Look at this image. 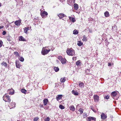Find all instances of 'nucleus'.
I'll return each mask as SVG.
<instances>
[{
    "mask_svg": "<svg viewBox=\"0 0 121 121\" xmlns=\"http://www.w3.org/2000/svg\"><path fill=\"white\" fill-rule=\"evenodd\" d=\"M66 52L68 55L70 56H73L75 53L74 50L72 48H68Z\"/></svg>",
    "mask_w": 121,
    "mask_h": 121,
    "instance_id": "f257e3e1",
    "label": "nucleus"
},
{
    "mask_svg": "<svg viewBox=\"0 0 121 121\" xmlns=\"http://www.w3.org/2000/svg\"><path fill=\"white\" fill-rule=\"evenodd\" d=\"M3 100L5 102L10 103L11 100L10 97L8 95L6 94L4 95L3 97Z\"/></svg>",
    "mask_w": 121,
    "mask_h": 121,
    "instance_id": "f03ea898",
    "label": "nucleus"
},
{
    "mask_svg": "<svg viewBox=\"0 0 121 121\" xmlns=\"http://www.w3.org/2000/svg\"><path fill=\"white\" fill-rule=\"evenodd\" d=\"M46 47H45L43 48L41 51V53L42 55H44L46 54L51 51L50 49L48 50L46 49Z\"/></svg>",
    "mask_w": 121,
    "mask_h": 121,
    "instance_id": "7ed1b4c3",
    "label": "nucleus"
},
{
    "mask_svg": "<svg viewBox=\"0 0 121 121\" xmlns=\"http://www.w3.org/2000/svg\"><path fill=\"white\" fill-rule=\"evenodd\" d=\"M94 99L95 102H97L99 100V96L96 95H95L94 96Z\"/></svg>",
    "mask_w": 121,
    "mask_h": 121,
    "instance_id": "20e7f679",
    "label": "nucleus"
},
{
    "mask_svg": "<svg viewBox=\"0 0 121 121\" xmlns=\"http://www.w3.org/2000/svg\"><path fill=\"white\" fill-rule=\"evenodd\" d=\"M58 16L59 17L60 19H61L65 17L66 16L65 15L62 13L59 14H58Z\"/></svg>",
    "mask_w": 121,
    "mask_h": 121,
    "instance_id": "39448f33",
    "label": "nucleus"
},
{
    "mask_svg": "<svg viewBox=\"0 0 121 121\" xmlns=\"http://www.w3.org/2000/svg\"><path fill=\"white\" fill-rule=\"evenodd\" d=\"M41 16L43 18L45 16L48 15V13L46 11H43L41 13Z\"/></svg>",
    "mask_w": 121,
    "mask_h": 121,
    "instance_id": "423d86ee",
    "label": "nucleus"
},
{
    "mask_svg": "<svg viewBox=\"0 0 121 121\" xmlns=\"http://www.w3.org/2000/svg\"><path fill=\"white\" fill-rule=\"evenodd\" d=\"M21 21L18 20L16 21L15 22V24L17 26H19L20 25V23H21Z\"/></svg>",
    "mask_w": 121,
    "mask_h": 121,
    "instance_id": "0eeeda50",
    "label": "nucleus"
},
{
    "mask_svg": "<svg viewBox=\"0 0 121 121\" xmlns=\"http://www.w3.org/2000/svg\"><path fill=\"white\" fill-rule=\"evenodd\" d=\"M9 107L10 109L14 108L15 107V103L14 102H11Z\"/></svg>",
    "mask_w": 121,
    "mask_h": 121,
    "instance_id": "6e6552de",
    "label": "nucleus"
},
{
    "mask_svg": "<svg viewBox=\"0 0 121 121\" xmlns=\"http://www.w3.org/2000/svg\"><path fill=\"white\" fill-rule=\"evenodd\" d=\"M84 83L82 82H81L78 84L79 86L81 88H83L84 87Z\"/></svg>",
    "mask_w": 121,
    "mask_h": 121,
    "instance_id": "1a4fd4ad",
    "label": "nucleus"
},
{
    "mask_svg": "<svg viewBox=\"0 0 121 121\" xmlns=\"http://www.w3.org/2000/svg\"><path fill=\"white\" fill-rule=\"evenodd\" d=\"M72 93L74 95H77L79 94L78 93L77 91L74 90H73L72 91Z\"/></svg>",
    "mask_w": 121,
    "mask_h": 121,
    "instance_id": "9d476101",
    "label": "nucleus"
},
{
    "mask_svg": "<svg viewBox=\"0 0 121 121\" xmlns=\"http://www.w3.org/2000/svg\"><path fill=\"white\" fill-rule=\"evenodd\" d=\"M107 117L106 115L103 113H102L101 115V118L102 119H104Z\"/></svg>",
    "mask_w": 121,
    "mask_h": 121,
    "instance_id": "9b49d317",
    "label": "nucleus"
},
{
    "mask_svg": "<svg viewBox=\"0 0 121 121\" xmlns=\"http://www.w3.org/2000/svg\"><path fill=\"white\" fill-rule=\"evenodd\" d=\"M62 97V95H58L56 97V99L57 101L61 99Z\"/></svg>",
    "mask_w": 121,
    "mask_h": 121,
    "instance_id": "f8f14e48",
    "label": "nucleus"
},
{
    "mask_svg": "<svg viewBox=\"0 0 121 121\" xmlns=\"http://www.w3.org/2000/svg\"><path fill=\"white\" fill-rule=\"evenodd\" d=\"M66 60L65 58H63L60 61L61 63L62 64H64L66 63Z\"/></svg>",
    "mask_w": 121,
    "mask_h": 121,
    "instance_id": "ddd939ff",
    "label": "nucleus"
},
{
    "mask_svg": "<svg viewBox=\"0 0 121 121\" xmlns=\"http://www.w3.org/2000/svg\"><path fill=\"white\" fill-rule=\"evenodd\" d=\"M117 94V92L114 91L112 92L111 94V95L112 96L114 97L116 96Z\"/></svg>",
    "mask_w": 121,
    "mask_h": 121,
    "instance_id": "4468645a",
    "label": "nucleus"
},
{
    "mask_svg": "<svg viewBox=\"0 0 121 121\" xmlns=\"http://www.w3.org/2000/svg\"><path fill=\"white\" fill-rule=\"evenodd\" d=\"M73 0H68L67 1V3L70 5L72 4L73 3Z\"/></svg>",
    "mask_w": 121,
    "mask_h": 121,
    "instance_id": "2eb2a0df",
    "label": "nucleus"
},
{
    "mask_svg": "<svg viewBox=\"0 0 121 121\" xmlns=\"http://www.w3.org/2000/svg\"><path fill=\"white\" fill-rule=\"evenodd\" d=\"M43 104L44 106L47 105V102H48V100L47 99H45L43 100Z\"/></svg>",
    "mask_w": 121,
    "mask_h": 121,
    "instance_id": "dca6fc26",
    "label": "nucleus"
},
{
    "mask_svg": "<svg viewBox=\"0 0 121 121\" xmlns=\"http://www.w3.org/2000/svg\"><path fill=\"white\" fill-rule=\"evenodd\" d=\"M69 108L70 110L73 111H74L75 108L73 105L69 107Z\"/></svg>",
    "mask_w": 121,
    "mask_h": 121,
    "instance_id": "f3484780",
    "label": "nucleus"
},
{
    "mask_svg": "<svg viewBox=\"0 0 121 121\" xmlns=\"http://www.w3.org/2000/svg\"><path fill=\"white\" fill-rule=\"evenodd\" d=\"M74 9L76 10L78 9V5L76 4H74Z\"/></svg>",
    "mask_w": 121,
    "mask_h": 121,
    "instance_id": "a211bd4d",
    "label": "nucleus"
},
{
    "mask_svg": "<svg viewBox=\"0 0 121 121\" xmlns=\"http://www.w3.org/2000/svg\"><path fill=\"white\" fill-rule=\"evenodd\" d=\"M104 15L106 17H108L109 16V13L107 11H106L104 13Z\"/></svg>",
    "mask_w": 121,
    "mask_h": 121,
    "instance_id": "6ab92c4d",
    "label": "nucleus"
},
{
    "mask_svg": "<svg viewBox=\"0 0 121 121\" xmlns=\"http://www.w3.org/2000/svg\"><path fill=\"white\" fill-rule=\"evenodd\" d=\"M83 44L82 42L80 41H78L77 42V45L79 46H81Z\"/></svg>",
    "mask_w": 121,
    "mask_h": 121,
    "instance_id": "aec40b11",
    "label": "nucleus"
},
{
    "mask_svg": "<svg viewBox=\"0 0 121 121\" xmlns=\"http://www.w3.org/2000/svg\"><path fill=\"white\" fill-rule=\"evenodd\" d=\"M16 67L18 68H19L20 67L21 65L18 62H17L16 61Z\"/></svg>",
    "mask_w": 121,
    "mask_h": 121,
    "instance_id": "412c9836",
    "label": "nucleus"
},
{
    "mask_svg": "<svg viewBox=\"0 0 121 121\" xmlns=\"http://www.w3.org/2000/svg\"><path fill=\"white\" fill-rule=\"evenodd\" d=\"M19 40L20 41H24L25 40L22 36H21L19 37Z\"/></svg>",
    "mask_w": 121,
    "mask_h": 121,
    "instance_id": "4be33fe9",
    "label": "nucleus"
},
{
    "mask_svg": "<svg viewBox=\"0 0 121 121\" xmlns=\"http://www.w3.org/2000/svg\"><path fill=\"white\" fill-rule=\"evenodd\" d=\"M69 19L71 21L73 22H74L75 21V18L73 17H69Z\"/></svg>",
    "mask_w": 121,
    "mask_h": 121,
    "instance_id": "5701e85b",
    "label": "nucleus"
},
{
    "mask_svg": "<svg viewBox=\"0 0 121 121\" xmlns=\"http://www.w3.org/2000/svg\"><path fill=\"white\" fill-rule=\"evenodd\" d=\"M54 69L56 72H57L59 70V69L58 67H54Z\"/></svg>",
    "mask_w": 121,
    "mask_h": 121,
    "instance_id": "b1692460",
    "label": "nucleus"
},
{
    "mask_svg": "<svg viewBox=\"0 0 121 121\" xmlns=\"http://www.w3.org/2000/svg\"><path fill=\"white\" fill-rule=\"evenodd\" d=\"M83 41H86L87 40V39L85 35H84L83 37V39H82Z\"/></svg>",
    "mask_w": 121,
    "mask_h": 121,
    "instance_id": "393cba45",
    "label": "nucleus"
},
{
    "mask_svg": "<svg viewBox=\"0 0 121 121\" xmlns=\"http://www.w3.org/2000/svg\"><path fill=\"white\" fill-rule=\"evenodd\" d=\"M21 91L22 93L24 94H25L27 91H26L24 89H22Z\"/></svg>",
    "mask_w": 121,
    "mask_h": 121,
    "instance_id": "a878e982",
    "label": "nucleus"
},
{
    "mask_svg": "<svg viewBox=\"0 0 121 121\" xmlns=\"http://www.w3.org/2000/svg\"><path fill=\"white\" fill-rule=\"evenodd\" d=\"M1 65H4L6 67H7V63L5 62H3L2 63H1Z\"/></svg>",
    "mask_w": 121,
    "mask_h": 121,
    "instance_id": "bb28decb",
    "label": "nucleus"
},
{
    "mask_svg": "<svg viewBox=\"0 0 121 121\" xmlns=\"http://www.w3.org/2000/svg\"><path fill=\"white\" fill-rule=\"evenodd\" d=\"M73 33L74 35H77L78 34V32L76 30H74L73 31Z\"/></svg>",
    "mask_w": 121,
    "mask_h": 121,
    "instance_id": "cd10ccee",
    "label": "nucleus"
},
{
    "mask_svg": "<svg viewBox=\"0 0 121 121\" xmlns=\"http://www.w3.org/2000/svg\"><path fill=\"white\" fill-rule=\"evenodd\" d=\"M83 109L82 108H80L78 110V111L80 112V114H81L83 112Z\"/></svg>",
    "mask_w": 121,
    "mask_h": 121,
    "instance_id": "c85d7f7f",
    "label": "nucleus"
},
{
    "mask_svg": "<svg viewBox=\"0 0 121 121\" xmlns=\"http://www.w3.org/2000/svg\"><path fill=\"white\" fill-rule=\"evenodd\" d=\"M66 79L64 78H62L60 79V82H64L65 81Z\"/></svg>",
    "mask_w": 121,
    "mask_h": 121,
    "instance_id": "c756f323",
    "label": "nucleus"
},
{
    "mask_svg": "<svg viewBox=\"0 0 121 121\" xmlns=\"http://www.w3.org/2000/svg\"><path fill=\"white\" fill-rule=\"evenodd\" d=\"M19 60L22 62H23L24 61V59L22 57H19Z\"/></svg>",
    "mask_w": 121,
    "mask_h": 121,
    "instance_id": "7c9ffc66",
    "label": "nucleus"
},
{
    "mask_svg": "<svg viewBox=\"0 0 121 121\" xmlns=\"http://www.w3.org/2000/svg\"><path fill=\"white\" fill-rule=\"evenodd\" d=\"M80 60H79L76 62V64L77 66H78V65H80Z\"/></svg>",
    "mask_w": 121,
    "mask_h": 121,
    "instance_id": "2f4dec72",
    "label": "nucleus"
},
{
    "mask_svg": "<svg viewBox=\"0 0 121 121\" xmlns=\"http://www.w3.org/2000/svg\"><path fill=\"white\" fill-rule=\"evenodd\" d=\"M59 107L61 109H63L65 108V107L61 105H60Z\"/></svg>",
    "mask_w": 121,
    "mask_h": 121,
    "instance_id": "473e14b6",
    "label": "nucleus"
},
{
    "mask_svg": "<svg viewBox=\"0 0 121 121\" xmlns=\"http://www.w3.org/2000/svg\"><path fill=\"white\" fill-rule=\"evenodd\" d=\"M14 54L17 56H19V54L17 52H14Z\"/></svg>",
    "mask_w": 121,
    "mask_h": 121,
    "instance_id": "72a5a7b5",
    "label": "nucleus"
},
{
    "mask_svg": "<svg viewBox=\"0 0 121 121\" xmlns=\"http://www.w3.org/2000/svg\"><path fill=\"white\" fill-rule=\"evenodd\" d=\"M83 116L84 118H86L87 116V114L86 113H83Z\"/></svg>",
    "mask_w": 121,
    "mask_h": 121,
    "instance_id": "f704fd0d",
    "label": "nucleus"
},
{
    "mask_svg": "<svg viewBox=\"0 0 121 121\" xmlns=\"http://www.w3.org/2000/svg\"><path fill=\"white\" fill-rule=\"evenodd\" d=\"M58 59L60 60L61 61L63 59L62 56H60L58 57Z\"/></svg>",
    "mask_w": 121,
    "mask_h": 121,
    "instance_id": "c9c22d12",
    "label": "nucleus"
},
{
    "mask_svg": "<svg viewBox=\"0 0 121 121\" xmlns=\"http://www.w3.org/2000/svg\"><path fill=\"white\" fill-rule=\"evenodd\" d=\"M13 91L11 92L10 91L9 93V94L10 95H12L14 93V90H12Z\"/></svg>",
    "mask_w": 121,
    "mask_h": 121,
    "instance_id": "e433bc0d",
    "label": "nucleus"
},
{
    "mask_svg": "<svg viewBox=\"0 0 121 121\" xmlns=\"http://www.w3.org/2000/svg\"><path fill=\"white\" fill-rule=\"evenodd\" d=\"M50 119L49 117H47V118H46L45 119V121H49L50 120Z\"/></svg>",
    "mask_w": 121,
    "mask_h": 121,
    "instance_id": "4c0bfd02",
    "label": "nucleus"
},
{
    "mask_svg": "<svg viewBox=\"0 0 121 121\" xmlns=\"http://www.w3.org/2000/svg\"><path fill=\"white\" fill-rule=\"evenodd\" d=\"M3 44L2 41L1 40H0V48L2 46Z\"/></svg>",
    "mask_w": 121,
    "mask_h": 121,
    "instance_id": "58836bf2",
    "label": "nucleus"
},
{
    "mask_svg": "<svg viewBox=\"0 0 121 121\" xmlns=\"http://www.w3.org/2000/svg\"><path fill=\"white\" fill-rule=\"evenodd\" d=\"M91 117V120H92L93 121H95V117Z\"/></svg>",
    "mask_w": 121,
    "mask_h": 121,
    "instance_id": "ea45409f",
    "label": "nucleus"
},
{
    "mask_svg": "<svg viewBox=\"0 0 121 121\" xmlns=\"http://www.w3.org/2000/svg\"><path fill=\"white\" fill-rule=\"evenodd\" d=\"M39 119V118L37 117H36L34 119V121H37Z\"/></svg>",
    "mask_w": 121,
    "mask_h": 121,
    "instance_id": "a19ab883",
    "label": "nucleus"
},
{
    "mask_svg": "<svg viewBox=\"0 0 121 121\" xmlns=\"http://www.w3.org/2000/svg\"><path fill=\"white\" fill-rule=\"evenodd\" d=\"M109 97V95H107L106 96H105V97H104L105 99H108Z\"/></svg>",
    "mask_w": 121,
    "mask_h": 121,
    "instance_id": "79ce46f5",
    "label": "nucleus"
},
{
    "mask_svg": "<svg viewBox=\"0 0 121 121\" xmlns=\"http://www.w3.org/2000/svg\"><path fill=\"white\" fill-rule=\"evenodd\" d=\"M24 32L25 33H27V32L28 31V30L27 29L25 28V27L24 28Z\"/></svg>",
    "mask_w": 121,
    "mask_h": 121,
    "instance_id": "37998d69",
    "label": "nucleus"
},
{
    "mask_svg": "<svg viewBox=\"0 0 121 121\" xmlns=\"http://www.w3.org/2000/svg\"><path fill=\"white\" fill-rule=\"evenodd\" d=\"M87 121H91V117H88L87 118Z\"/></svg>",
    "mask_w": 121,
    "mask_h": 121,
    "instance_id": "c03bdc74",
    "label": "nucleus"
},
{
    "mask_svg": "<svg viewBox=\"0 0 121 121\" xmlns=\"http://www.w3.org/2000/svg\"><path fill=\"white\" fill-rule=\"evenodd\" d=\"M6 33V32L5 31H4L3 32L2 34L3 35H5Z\"/></svg>",
    "mask_w": 121,
    "mask_h": 121,
    "instance_id": "a18cd8bd",
    "label": "nucleus"
},
{
    "mask_svg": "<svg viewBox=\"0 0 121 121\" xmlns=\"http://www.w3.org/2000/svg\"><path fill=\"white\" fill-rule=\"evenodd\" d=\"M31 27L30 26V27L29 26V27H25V28L27 29L28 30H30L31 29Z\"/></svg>",
    "mask_w": 121,
    "mask_h": 121,
    "instance_id": "49530a36",
    "label": "nucleus"
},
{
    "mask_svg": "<svg viewBox=\"0 0 121 121\" xmlns=\"http://www.w3.org/2000/svg\"><path fill=\"white\" fill-rule=\"evenodd\" d=\"M91 110H92L93 111H94V112H96V111H95V110L93 108H91Z\"/></svg>",
    "mask_w": 121,
    "mask_h": 121,
    "instance_id": "de8ad7c7",
    "label": "nucleus"
},
{
    "mask_svg": "<svg viewBox=\"0 0 121 121\" xmlns=\"http://www.w3.org/2000/svg\"><path fill=\"white\" fill-rule=\"evenodd\" d=\"M4 27V26H0V29L3 28Z\"/></svg>",
    "mask_w": 121,
    "mask_h": 121,
    "instance_id": "09e8293b",
    "label": "nucleus"
},
{
    "mask_svg": "<svg viewBox=\"0 0 121 121\" xmlns=\"http://www.w3.org/2000/svg\"><path fill=\"white\" fill-rule=\"evenodd\" d=\"M40 107H43V105L42 104H41L40 105Z\"/></svg>",
    "mask_w": 121,
    "mask_h": 121,
    "instance_id": "8fccbe9b",
    "label": "nucleus"
},
{
    "mask_svg": "<svg viewBox=\"0 0 121 121\" xmlns=\"http://www.w3.org/2000/svg\"><path fill=\"white\" fill-rule=\"evenodd\" d=\"M111 65V64L110 63H108V66H110Z\"/></svg>",
    "mask_w": 121,
    "mask_h": 121,
    "instance_id": "3c124183",
    "label": "nucleus"
},
{
    "mask_svg": "<svg viewBox=\"0 0 121 121\" xmlns=\"http://www.w3.org/2000/svg\"><path fill=\"white\" fill-rule=\"evenodd\" d=\"M7 40H8V41H10V40L9 39H8Z\"/></svg>",
    "mask_w": 121,
    "mask_h": 121,
    "instance_id": "603ef678",
    "label": "nucleus"
},
{
    "mask_svg": "<svg viewBox=\"0 0 121 121\" xmlns=\"http://www.w3.org/2000/svg\"><path fill=\"white\" fill-rule=\"evenodd\" d=\"M1 6V3L0 2V7Z\"/></svg>",
    "mask_w": 121,
    "mask_h": 121,
    "instance_id": "864d4df0",
    "label": "nucleus"
},
{
    "mask_svg": "<svg viewBox=\"0 0 121 121\" xmlns=\"http://www.w3.org/2000/svg\"><path fill=\"white\" fill-rule=\"evenodd\" d=\"M75 58H75H74V57H73V60H74V58Z\"/></svg>",
    "mask_w": 121,
    "mask_h": 121,
    "instance_id": "5fc2aeb1",
    "label": "nucleus"
},
{
    "mask_svg": "<svg viewBox=\"0 0 121 121\" xmlns=\"http://www.w3.org/2000/svg\"><path fill=\"white\" fill-rule=\"evenodd\" d=\"M89 32H91V30H89Z\"/></svg>",
    "mask_w": 121,
    "mask_h": 121,
    "instance_id": "6e6d98bb",
    "label": "nucleus"
},
{
    "mask_svg": "<svg viewBox=\"0 0 121 121\" xmlns=\"http://www.w3.org/2000/svg\"><path fill=\"white\" fill-rule=\"evenodd\" d=\"M11 90V89H9V90H8V91H10V90Z\"/></svg>",
    "mask_w": 121,
    "mask_h": 121,
    "instance_id": "4d7b16f0",
    "label": "nucleus"
},
{
    "mask_svg": "<svg viewBox=\"0 0 121 121\" xmlns=\"http://www.w3.org/2000/svg\"><path fill=\"white\" fill-rule=\"evenodd\" d=\"M60 0V1H62L61 0Z\"/></svg>",
    "mask_w": 121,
    "mask_h": 121,
    "instance_id": "13d9d810",
    "label": "nucleus"
},
{
    "mask_svg": "<svg viewBox=\"0 0 121 121\" xmlns=\"http://www.w3.org/2000/svg\"><path fill=\"white\" fill-rule=\"evenodd\" d=\"M8 26H9V24H8Z\"/></svg>",
    "mask_w": 121,
    "mask_h": 121,
    "instance_id": "bf43d9fd",
    "label": "nucleus"
}]
</instances>
